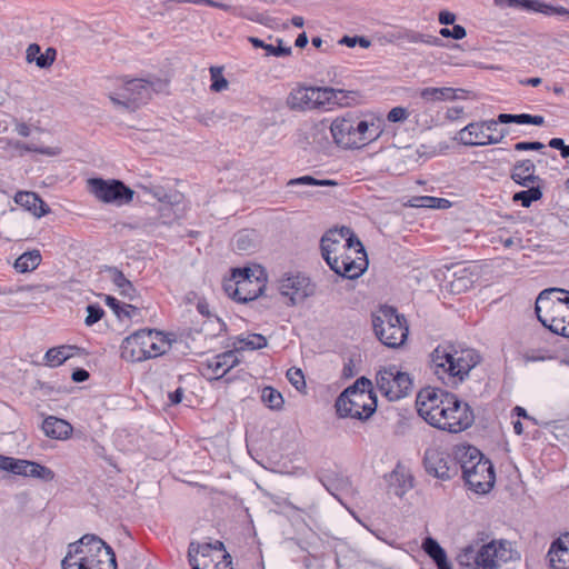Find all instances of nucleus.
<instances>
[{
	"mask_svg": "<svg viewBox=\"0 0 569 569\" xmlns=\"http://www.w3.org/2000/svg\"><path fill=\"white\" fill-rule=\"evenodd\" d=\"M416 406L426 422L451 433L468 429L475 421L473 411L467 402L439 388L421 389L417 395Z\"/></svg>",
	"mask_w": 569,
	"mask_h": 569,
	"instance_id": "1",
	"label": "nucleus"
},
{
	"mask_svg": "<svg viewBox=\"0 0 569 569\" xmlns=\"http://www.w3.org/2000/svg\"><path fill=\"white\" fill-rule=\"evenodd\" d=\"M320 247L325 261L338 276L357 279L368 268L365 247L348 227L326 232Z\"/></svg>",
	"mask_w": 569,
	"mask_h": 569,
	"instance_id": "2",
	"label": "nucleus"
},
{
	"mask_svg": "<svg viewBox=\"0 0 569 569\" xmlns=\"http://www.w3.org/2000/svg\"><path fill=\"white\" fill-rule=\"evenodd\" d=\"M62 569H117L116 555L110 546L96 535H84L68 546L61 561Z\"/></svg>",
	"mask_w": 569,
	"mask_h": 569,
	"instance_id": "3",
	"label": "nucleus"
},
{
	"mask_svg": "<svg viewBox=\"0 0 569 569\" xmlns=\"http://www.w3.org/2000/svg\"><path fill=\"white\" fill-rule=\"evenodd\" d=\"M538 320L553 333L569 337V291L549 288L536 300Z\"/></svg>",
	"mask_w": 569,
	"mask_h": 569,
	"instance_id": "4",
	"label": "nucleus"
},
{
	"mask_svg": "<svg viewBox=\"0 0 569 569\" xmlns=\"http://www.w3.org/2000/svg\"><path fill=\"white\" fill-rule=\"evenodd\" d=\"M478 362L473 350L451 351L450 347L439 346L431 353V368L446 385L461 382Z\"/></svg>",
	"mask_w": 569,
	"mask_h": 569,
	"instance_id": "5",
	"label": "nucleus"
},
{
	"mask_svg": "<svg viewBox=\"0 0 569 569\" xmlns=\"http://www.w3.org/2000/svg\"><path fill=\"white\" fill-rule=\"evenodd\" d=\"M518 557L513 550L512 543L508 540H491L480 548L473 546L465 547L457 556V561L461 567L470 569H498L510 560Z\"/></svg>",
	"mask_w": 569,
	"mask_h": 569,
	"instance_id": "6",
	"label": "nucleus"
},
{
	"mask_svg": "<svg viewBox=\"0 0 569 569\" xmlns=\"http://www.w3.org/2000/svg\"><path fill=\"white\" fill-rule=\"evenodd\" d=\"M171 347V339L161 331L141 329L126 337L121 343V358L140 362L164 355Z\"/></svg>",
	"mask_w": 569,
	"mask_h": 569,
	"instance_id": "7",
	"label": "nucleus"
},
{
	"mask_svg": "<svg viewBox=\"0 0 569 569\" xmlns=\"http://www.w3.org/2000/svg\"><path fill=\"white\" fill-rule=\"evenodd\" d=\"M333 141L345 149H357L377 139L380 131L375 123L350 114L336 118L330 124Z\"/></svg>",
	"mask_w": 569,
	"mask_h": 569,
	"instance_id": "8",
	"label": "nucleus"
},
{
	"mask_svg": "<svg viewBox=\"0 0 569 569\" xmlns=\"http://www.w3.org/2000/svg\"><path fill=\"white\" fill-rule=\"evenodd\" d=\"M460 467L466 483L476 493H487L495 485V470L490 460L472 446L465 448L460 456Z\"/></svg>",
	"mask_w": 569,
	"mask_h": 569,
	"instance_id": "9",
	"label": "nucleus"
},
{
	"mask_svg": "<svg viewBox=\"0 0 569 569\" xmlns=\"http://www.w3.org/2000/svg\"><path fill=\"white\" fill-rule=\"evenodd\" d=\"M106 89L111 102L127 110H136L151 97V87L143 79L109 78Z\"/></svg>",
	"mask_w": 569,
	"mask_h": 569,
	"instance_id": "10",
	"label": "nucleus"
},
{
	"mask_svg": "<svg viewBox=\"0 0 569 569\" xmlns=\"http://www.w3.org/2000/svg\"><path fill=\"white\" fill-rule=\"evenodd\" d=\"M372 326L377 338L389 348L401 347L408 338L407 320L393 307H380L372 316Z\"/></svg>",
	"mask_w": 569,
	"mask_h": 569,
	"instance_id": "11",
	"label": "nucleus"
},
{
	"mask_svg": "<svg viewBox=\"0 0 569 569\" xmlns=\"http://www.w3.org/2000/svg\"><path fill=\"white\" fill-rule=\"evenodd\" d=\"M337 413L341 418L367 420L377 409L373 392L345 390L336 400Z\"/></svg>",
	"mask_w": 569,
	"mask_h": 569,
	"instance_id": "12",
	"label": "nucleus"
},
{
	"mask_svg": "<svg viewBox=\"0 0 569 569\" xmlns=\"http://www.w3.org/2000/svg\"><path fill=\"white\" fill-rule=\"evenodd\" d=\"M376 386L388 400L405 398L412 389V378L396 365L382 367L376 375Z\"/></svg>",
	"mask_w": 569,
	"mask_h": 569,
	"instance_id": "13",
	"label": "nucleus"
},
{
	"mask_svg": "<svg viewBox=\"0 0 569 569\" xmlns=\"http://www.w3.org/2000/svg\"><path fill=\"white\" fill-rule=\"evenodd\" d=\"M234 290L232 298L239 302H248L259 298L266 289L267 276L262 268H243L232 271Z\"/></svg>",
	"mask_w": 569,
	"mask_h": 569,
	"instance_id": "14",
	"label": "nucleus"
},
{
	"mask_svg": "<svg viewBox=\"0 0 569 569\" xmlns=\"http://www.w3.org/2000/svg\"><path fill=\"white\" fill-rule=\"evenodd\" d=\"M88 188L90 193L104 203L118 206L130 203L134 196L132 189L117 179L91 178L88 180Z\"/></svg>",
	"mask_w": 569,
	"mask_h": 569,
	"instance_id": "15",
	"label": "nucleus"
},
{
	"mask_svg": "<svg viewBox=\"0 0 569 569\" xmlns=\"http://www.w3.org/2000/svg\"><path fill=\"white\" fill-rule=\"evenodd\" d=\"M211 545H196L191 542L188 548V559L192 569H233L229 553L219 555L214 560Z\"/></svg>",
	"mask_w": 569,
	"mask_h": 569,
	"instance_id": "16",
	"label": "nucleus"
},
{
	"mask_svg": "<svg viewBox=\"0 0 569 569\" xmlns=\"http://www.w3.org/2000/svg\"><path fill=\"white\" fill-rule=\"evenodd\" d=\"M279 291L289 298L290 306H296L315 293V284L302 274H286L279 281Z\"/></svg>",
	"mask_w": 569,
	"mask_h": 569,
	"instance_id": "17",
	"label": "nucleus"
},
{
	"mask_svg": "<svg viewBox=\"0 0 569 569\" xmlns=\"http://www.w3.org/2000/svg\"><path fill=\"white\" fill-rule=\"evenodd\" d=\"M356 91L315 87V108L316 110H331L335 107H348L356 100Z\"/></svg>",
	"mask_w": 569,
	"mask_h": 569,
	"instance_id": "18",
	"label": "nucleus"
},
{
	"mask_svg": "<svg viewBox=\"0 0 569 569\" xmlns=\"http://www.w3.org/2000/svg\"><path fill=\"white\" fill-rule=\"evenodd\" d=\"M507 130H500L498 134L487 133L481 122H471L458 131L456 140L465 146H488L502 141Z\"/></svg>",
	"mask_w": 569,
	"mask_h": 569,
	"instance_id": "19",
	"label": "nucleus"
},
{
	"mask_svg": "<svg viewBox=\"0 0 569 569\" xmlns=\"http://www.w3.org/2000/svg\"><path fill=\"white\" fill-rule=\"evenodd\" d=\"M423 463L426 471L429 475L442 480L449 479L451 477V467H456V462L451 460L450 456L439 448L427 449L423 457Z\"/></svg>",
	"mask_w": 569,
	"mask_h": 569,
	"instance_id": "20",
	"label": "nucleus"
},
{
	"mask_svg": "<svg viewBox=\"0 0 569 569\" xmlns=\"http://www.w3.org/2000/svg\"><path fill=\"white\" fill-rule=\"evenodd\" d=\"M483 130L487 133L498 134L500 130L497 129L498 123H518V124H535L542 126L545 118L542 116H531L528 113L510 114L500 113L497 119L480 121Z\"/></svg>",
	"mask_w": 569,
	"mask_h": 569,
	"instance_id": "21",
	"label": "nucleus"
},
{
	"mask_svg": "<svg viewBox=\"0 0 569 569\" xmlns=\"http://www.w3.org/2000/svg\"><path fill=\"white\" fill-rule=\"evenodd\" d=\"M510 178L521 187L536 186L542 182L541 178L536 174V166L530 159L517 161L511 169Z\"/></svg>",
	"mask_w": 569,
	"mask_h": 569,
	"instance_id": "22",
	"label": "nucleus"
},
{
	"mask_svg": "<svg viewBox=\"0 0 569 569\" xmlns=\"http://www.w3.org/2000/svg\"><path fill=\"white\" fill-rule=\"evenodd\" d=\"M287 107L295 111L316 110L315 87H297L287 97Z\"/></svg>",
	"mask_w": 569,
	"mask_h": 569,
	"instance_id": "23",
	"label": "nucleus"
},
{
	"mask_svg": "<svg viewBox=\"0 0 569 569\" xmlns=\"http://www.w3.org/2000/svg\"><path fill=\"white\" fill-rule=\"evenodd\" d=\"M14 202L26 208L37 218H41L50 211L48 204L37 193L31 191L17 192L14 196Z\"/></svg>",
	"mask_w": 569,
	"mask_h": 569,
	"instance_id": "24",
	"label": "nucleus"
},
{
	"mask_svg": "<svg viewBox=\"0 0 569 569\" xmlns=\"http://www.w3.org/2000/svg\"><path fill=\"white\" fill-rule=\"evenodd\" d=\"M57 59V50L52 47L46 49L41 53V48L38 43H31L26 50V61L28 63H36L40 69L50 68Z\"/></svg>",
	"mask_w": 569,
	"mask_h": 569,
	"instance_id": "25",
	"label": "nucleus"
},
{
	"mask_svg": "<svg viewBox=\"0 0 569 569\" xmlns=\"http://www.w3.org/2000/svg\"><path fill=\"white\" fill-rule=\"evenodd\" d=\"M42 430L51 439L66 440L70 438L73 428L68 421L49 416L42 422Z\"/></svg>",
	"mask_w": 569,
	"mask_h": 569,
	"instance_id": "26",
	"label": "nucleus"
},
{
	"mask_svg": "<svg viewBox=\"0 0 569 569\" xmlns=\"http://www.w3.org/2000/svg\"><path fill=\"white\" fill-rule=\"evenodd\" d=\"M463 90L453 89L450 87H427L419 90V97L427 103H435L440 101H452L458 98L457 92Z\"/></svg>",
	"mask_w": 569,
	"mask_h": 569,
	"instance_id": "27",
	"label": "nucleus"
},
{
	"mask_svg": "<svg viewBox=\"0 0 569 569\" xmlns=\"http://www.w3.org/2000/svg\"><path fill=\"white\" fill-rule=\"evenodd\" d=\"M104 271L108 273L109 279L119 289V292L124 298L132 300L136 297V289L131 281L126 278L123 272L116 267H106Z\"/></svg>",
	"mask_w": 569,
	"mask_h": 569,
	"instance_id": "28",
	"label": "nucleus"
},
{
	"mask_svg": "<svg viewBox=\"0 0 569 569\" xmlns=\"http://www.w3.org/2000/svg\"><path fill=\"white\" fill-rule=\"evenodd\" d=\"M423 551L436 562L438 569H452L445 549L431 537H427L422 542Z\"/></svg>",
	"mask_w": 569,
	"mask_h": 569,
	"instance_id": "29",
	"label": "nucleus"
},
{
	"mask_svg": "<svg viewBox=\"0 0 569 569\" xmlns=\"http://www.w3.org/2000/svg\"><path fill=\"white\" fill-rule=\"evenodd\" d=\"M238 359L233 351H227L218 355L209 361V368L212 369L217 378L224 376L231 368L237 366Z\"/></svg>",
	"mask_w": 569,
	"mask_h": 569,
	"instance_id": "30",
	"label": "nucleus"
},
{
	"mask_svg": "<svg viewBox=\"0 0 569 569\" xmlns=\"http://www.w3.org/2000/svg\"><path fill=\"white\" fill-rule=\"evenodd\" d=\"M397 40L408 43H425L428 46H440L441 40L431 34H425L415 30L406 29L396 36Z\"/></svg>",
	"mask_w": 569,
	"mask_h": 569,
	"instance_id": "31",
	"label": "nucleus"
},
{
	"mask_svg": "<svg viewBox=\"0 0 569 569\" xmlns=\"http://www.w3.org/2000/svg\"><path fill=\"white\" fill-rule=\"evenodd\" d=\"M73 349L74 347L72 346H60L49 349L44 356L46 365L50 367H58L62 365L73 356Z\"/></svg>",
	"mask_w": 569,
	"mask_h": 569,
	"instance_id": "32",
	"label": "nucleus"
},
{
	"mask_svg": "<svg viewBox=\"0 0 569 569\" xmlns=\"http://www.w3.org/2000/svg\"><path fill=\"white\" fill-rule=\"evenodd\" d=\"M551 569H569V549L551 545L548 551Z\"/></svg>",
	"mask_w": 569,
	"mask_h": 569,
	"instance_id": "33",
	"label": "nucleus"
},
{
	"mask_svg": "<svg viewBox=\"0 0 569 569\" xmlns=\"http://www.w3.org/2000/svg\"><path fill=\"white\" fill-rule=\"evenodd\" d=\"M41 262V254L38 250L22 253L14 262V268L19 272H29L34 270Z\"/></svg>",
	"mask_w": 569,
	"mask_h": 569,
	"instance_id": "34",
	"label": "nucleus"
},
{
	"mask_svg": "<svg viewBox=\"0 0 569 569\" xmlns=\"http://www.w3.org/2000/svg\"><path fill=\"white\" fill-rule=\"evenodd\" d=\"M54 472L50 468L42 466L39 462L28 460L24 477L36 478L49 482L54 479Z\"/></svg>",
	"mask_w": 569,
	"mask_h": 569,
	"instance_id": "35",
	"label": "nucleus"
},
{
	"mask_svg": "<svg viewBox=\"0 0 569 569\" xmlns=\"http://www.w3.org/2000/svg\"><path fill=\"white\" fill-rule=\"evenodd\" d=\"M453 277L455 279L450 281V290L455 293L468 290L473 283L471 273L467 272V268L455 271Z\"/></svg>",
	"mask_w": 569,
	"mask_h": 569,
	"instance_id": "36",
	"label": "nucleus"
},
{
	"mask_svg": "<svg viewBox=\"0 0 569 569\" xmlns=\"http://www.w3.org/2000/svg\"><path fill=\"white\" fill-rule=\"evenodd\" d=\"M527 190L516 192L512 197L513 201H519L526 208L530 207L533 201L542 198L540 184L527 187Z\"/></svg>",
	"mask_w": 569,
	"mask_h": 569,
	"instance_id": "37",
	"label": "nucleus"
},
{
	"mask_svg": "<svg viewBox=\"0 0 569 569\" xmlns=\"http://www.w3.org/2000/svg\"><path fill=\"white\" fill-rule=\"evenodd\" d=\"M261 401L272 410H280L284 403L282 395L272 387H264L262 389Z\"/></svg>",
	"mask_w": 569,
	"mask_h": 569,
	"instance_id": "38",
	"label": "nucleus"
},
{
	"mask_svg": "<svg viewBox=\"0 0 569 569\" xmlns=\"http://www.w3.org/2000/svg\"><path fill=\"white\" fill-rule=\"evenodd\" d=\"M234 248L238 251L247 252L254 248L253 231L242 230L234 237Z\"/></svg>",
	"mask_w": 569,
	"mask_h": 569,
	"instance_id": "39",
	"label": "nucleus"
},
{
	"mask_svg": "<svg viewBox=\"0 0 569 569\" xmlns=\"http://www.w3.org/2000/svg\"><path fill=\"white\" fill-rule=\"evenodd\" d=\"M240 349L258 350L267 347V338L259 333L249 335L239 339Z\"/></svg>",
	"mask_w": 569,
	"mask_h": 569,
	"instance_id": "40",
	"label": "nucleus"
},
{
	"mask_svg": "<svg viewBox=\"0 0 569 569\" xmlns=\"http://www.w3.org/2000/svg\"><path fill=\"white\" fill-rule=\"evenodd\" d=\"M106 303L114 311L119 318H131L132 312H136L137 310V308L132 305L121 306L120 302L111 296H106Z\"/></svg>",
	"mask_w": 569,
	"mask_h": 569,
	"instance_id": "41",
	"label": "nucleus"
},
{
	"mask_svg": "<svg viewBox=\"0 0 569 569\" xmlns=\"http://www.w3.org/2000/svg\"><path fill=\"white\" fill-rule=\"evenodd\" d=\"M210 78L211 86L210 89L213 92H221L228 88V80L222 74L221 67H211L210 68Z\"/></svg>",
	"mask_w": 569,
	"mask_h": 569,
	"instance_id": "42",
	"label": "nucleus"
},
{
	"mask_svg": "<svg viewBox=\"0 0 569 569\" xmlns=\"http://www.w3.org/2000/svg\"><path fill=\"white\" fill-rule=\"evenodd\" d=\"M287 186H337V182L329 179L318 180L311 176H302L299 178L290 179Z\"/></svg>",
	"mask_w": 569,
	"mask_h": 569,
	"instance_id": "43",
	"label": "nucleus"
},
{
	"mask_svg": "<svg viewBox=\"0 0 569 569\" xmlns=\"http://www.w3.org/2000/svg\"><path fill=\"white\" fill-rule=\"evenodd\" d=\"M436 202H438V203L447 202V199L431 197V196H418V197H412L409 200L408 206L413 207V208H432Z\"/></svg>",
	"mask_w": 569,
	"mask_h": 569,
	"instance_id": "44",
	"label": "nucleus"
},
{
	"mask_svg": "<svg viewBox=\"0 0 569 569\" xmlns=\"http://www.w3.org/2000/svg\"><path fill=\"white\" fill-rule=\"evenodd\" d=\"M287 378L289 382L298 390L302 391L306 389L305 375L301 369L292 367L287 371Z\"/></svg>",
	"mask_w": 569,
	"mask_h": 569,
	"instance_id": "45",
	"label": "nucleus"
},
{
	"mask_svg": "<svg viewBox=\"0 0 569 569\" xmlns=\"http://www.w3.org/2000/svg\"><path fill=\"white\" fill-rule=\"evenodd\" d=\"M17 148L22 149L28 152H37L46 156H58L60 153V149L57 147H47V148H38L33 144H27V143H20L18 142L16 144Z\"/></svg>",
	"mask_w": 569,
	"mask_h": 569,
	"instance_id": "46",
	"label": "nucleus"
},
{
	"mask_svg": "<svg viewBox=\"0 0 569 569\" xmlns=\"http://www.w3.org/2000/svg\"><path fill=\"white\" fill-rule=\"evenodd\" d=\"M87 317L84 323L90 327L97 323L104 315L103 309L98 305H88L87 307Z\"/></svg>",
	"mask_w": 569,
	"mask_h": 569,
	"instance_id": "47",
	"label": "nucleus"
},
{
	"mask_svg": "<svg viewBox=\"0 0 569 569\" xmlns=\"http://www.w3.org/2000/svg\"><path fill=\"white\" fill-rule=\"evenodd\" d=\"M439 33L443 38H452L456 40H461L467 36L466 29L460 24H455L452 29L442 28Z\"/></svg>",
	"mask_w": 569,
	"mask_h": 569,
	"instance_id": "48",
	"label": "nucleus"
},
{
	"mask_svg": "<svg viewBox=\"0 0 569 569\" xmlns=\"http://www.w3.org/2000/svg\"><path fill=\"white\" fill-rule=\"evenodd\" d=\"M27 466H28V460L11 458L7 471L12 472L13 475L24 477Z\"/></svg>",
	"mask_w": 569,
	"mask_h": 569,
	"instance_id": "49",
	"label": "nucleus"
},
{
	"mask_svg": "<svg viewBox=\"0 0 569 569\" xmlns=\"http://www.w3.org/2000/svg\"><path fill=\"white\" fill-rule=\"evenodd\" d=\"M408 117H409V113H408L407 109L403 107H395L387 114V119L390 122H402V121L407 120Z\"/></svg>",
	"mask_w": 569,
	"mask_h": 569,
	"instance_id": "50",
	"label": "nucleus"
},
{
	"mask_svg": "<svg viewBox=\"0 0 569 569\" xmlns=\"http://www.w3.org/2000/svg\"><path fill=\"white\" fill-rule=\"evenodd\" d=\"M279 44L277 47L272 44H268L264 47V50L267 51V56H289L291 53V47H283L281 43V40H278Z\"/></svg>",
	"mask_w": 569,
	"mask_h": 569,
	"instance_id": "51",
	"label": "nucleus"
},
{
	"mask_svg": "<svg viewBox=\"0 0 569 569\" xmlns=\"http://www.w3.org/2000/svg\"><path fill=\"white\" fill-rule=\"evenodd\" d=\"M513 148L516 151H529V150L538 151V150L543 149L545 144L539 141H521V142H517L513 146Z\"/></svg>",
	"mask_w": 569,
	"mask_h": 569,
	"instance_id": "52",
	"label": "nucleus"
},
{
	"mask_svg": "<svg viewBox=\"0 0 569 569\" xmlns=\"http://www.w3.org/2000/svg\"><path fill=\"white\" fill-rule=\"evenodd\" d=\"M346 390L372 392V382L369 379L361 377L357 379L356 382Z\"/></svg>",
	"mask_w": 569,
	"mask_h": 569,
	"instance_id": "53",
	"label": "nucleus"
},
{
	"mask_svg": "<svg viewBox=\"0 0 569 569\" xmlns=\"http://www.w3.org/2000/svg\"><path fill=\"white\" fill-rule=\"evenodd\" d=\"M548 4L540 0H523V9L546 14Z\"/></svg>",
	"mask_w": 569,
	"mask_h": 569,
	"instance_id": "54",
	"label": "nucleus"
},
{
	"mask_svg": "<svg viewBox=\"0 0 569 569\" xmlns=\"http://www.w3.org/2000/svg\"><path fill=\"white\" fill-rule=\"evenodd\" d=\"M548 144L550 148L559 150L562 158H569V146L561 138H552Z\"/></svg>",
	"mask_w": 569,
	"mask_h": 569,
	"instance_id": "55",
	"label": "nucleus"
},
{
	"mask_svg": "<svg viewBox=\"0 0 569 569\" xmlns=\"http://www.w3.org/2000/svg\"><path fill=\"white\" fill-rule=\"evenodd\" d=\"M439 22L441 24H445V26H448V24H453L455 21H456V14L453 12H450V11H447V10H443V11H440L439 12V18H438Z\"/></svg>",
	"mask_w": 569,
	"mask_h": 569,
	"instance_id": "56",
	"label": "nucleus"
},
{
	"mask_svg": "<svg viewBox=\"0 0 569 569\" xmlns=\"http://www.w3.org/2000/svg\"><path fill=\"white\" fill-rule=\"evenodd\" d=\"M546 14L547 16L559 14V16H567L569 18V9H566L565 7H553V6L548 4Z\"/></svg>",
	"mask_w": 569,
	"mask_h": 569,
	"instance_id": "57",
	"label": "nucleus"
},
{
	"mask_svg": "<svg viewBox=\"0 0 569 569\" xmlns=\"http://www.w3.org/2000/svg\"><path fill=\"white\" fill-rule=\"evenodd\" d=\"M462 112H463L462 107H452L447 110L446 118L450 121H455L460 118Z\"/></svg>",
	"mask_w": 569,
	"mask_h": 569,
	"instance_id": "58",
	"label": "nucleus"
},
{
	"mask_svg": "<svg viewBox=\"0 0 569 569\" xmlns=\"http://www.w3.org/2000/svg\"><path fill=\"white\" fill-rule=\"evenodd\" d=\"M182 397H183V389L182 388H178L174 391L169 392V395H168L170 405H178V403H180L181 400H182Z\"/></svg>",
	"mask_w": 569,
	"mask_h": 569,
	"instance_id": "59",
	"label": "nucleus"
},
{
	"mask_svg": "<svg viewBox=\"0 0 569 569\" xmlns=\"http://www.w3.org/2000/svg\"><path fill=\"white\" fill-rule=\"evenodd\" d=\"M71 378L76 382H83L89 378V372L84 369H77L72 372Z\"/></svg>",
	"mask_w": 569,
	"mask_h": 569,
	"instance_id": "60",
	"label": "nucleus"
},
{
	"mask_svg": "<svg viewBox=\"0 0 569 569\" xmlns=\"http://www.w3.org/2000/svg\"><path fill=\"white\" fill-rule=\"evenodd\" d=\"M147 191L149 192H152L153 197L156 199H158L159 201H166L168 199V196L167 193L164 192V190L160 187L158 188H154V189H148V188H144Z\"/></svg>",
	"mask_w": 569,
	"mask_h": 569,
	"instance_id": "61",
	"label": "nucleus"
},
{
	"mask_svg": "<svg viewBox=\"0 0 569 569\" xmlns=\"http://www.w3.org/2000/svg\"><path fill=\"white\" fill-rule=\"evenodd\" d=\"M16 131L21 137H28L30 136V128L24 122H17L16 124Z\"/></svg>",
	"mask_w": 569,
	"mask_h": 569,
	"instance_id": "62",
	"label": "nucleus"
},
{
	"mask_svg": "<svg viewBox=\"0 0 569 569\" xmlns=\"http://www.w3.org/2000/svg\"><path fill=\"white\" fill-rule=\"evenodd\" d=\"M223 289L229 297H232V291L234 290V279L232 278L224 281Z\"/></svg>",
	"mask_w": 569,
	"mask_h": 569,
	"instance_id": "63",
	"label": "nucleus"
},
{
	"mask_svg": "<svg viewBox=\"0 0 569 569\" xmlns=\"http://www.w3.org/2000/svg\"><path fill=\"white\" fill-rule=\"evenodd\" d=\"M308 43V38L305 32L300 33L296 39V47L298 48H305Z\"/></svg>",
	"mask_w": 569,
	"mask_h": 569,
	"instance_id": "64",
	"label": "nucleus"
}]
</instances>
